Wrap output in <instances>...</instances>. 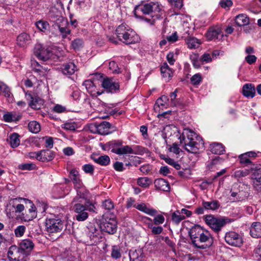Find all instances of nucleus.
Masks as SVG:
<instances>
[{
    "instance_id": "obj_1",
    "label": "nucleus",
    "mask_w": 261,
    "mask_h": 261,
    "mask_svg": "<svg viewBox=\"0 0 261 261\" xmlns=\"http://www.w3.org/2000/svg\"><path fill=\"white\" fill-rule=\"evenodd\" d=\"M73 202H75L73 206V210L76 213L75 218L79 221H83L88 217L87 211L95 212V207L90 201H87L84 197V195H80L79 197L74 198Z\"/></svg>"
},
{
    "instance_id": "obj_2",
    "label": "nucleus",
    "mask_w": 261,
    "mask_h": 261,
    "mask_svg": "<svg viewBox=\"0 0 261 261\" xmlns=\"http://www.w3.org/2000/svg\"><path fill=\"white\" fill-rule=\"evenodd\" d=\"M65 222L57 216L46 220V229L50 234L60 233L63 229H65Z\"/></svg>"
},
{
    "instance_id": "obj_3",
    "label": "nucleus",
    "mask_w": 261,
    "mask_h": 261,
    "mask_svg": "<svg viewBox=\"0 0 261 261\" xmlns=\"http://www.w3.org/2000/svg\"><path fill=\"white\" fill-rule=\"evenodd\" d=\"M204 219L206 224L215 232H219L227 223L230 222L228 218L215 217L211 215H205Z\"/></svg>"
},
{
    "instance_id": "obj_4",
    "label": "nucleus",
    "mask_w": 261,
    "mask_h": 261,
    "mask_svg": "<svg viewBox=\"0 0 261 261\" xmlns=\"http://www.w3.org/2000/svg\"><path fill=\"white\" fill-rule=\"evenodd\" d=\"M89 128L91 132L101 135H108L117 130L115 126L106 121L92 123L89 125Z\"/></svg>"
},
{
    "instance_id": "obj_5",
    "label": "nucleus",
    "mask_w": 261,
    "mask_h": 261,
    "mask_svg": "<svg viewBox=\"0 0 261 261\" xmlns=\"http://www.w3.org/2000/svg\"><path fill=\"white\" fill-rule=\"evenodd\" d=\"M213 244V238L208 231H203L199 238L194 240L193 241V245L200 249L208 248Z\"/></svg>"
},
{
    "instance_id": "obj_6",
    "label": "nucleus",
    "mask_w": 261,
    "mask_h": 261,
    "mask_svg": "<svg viewBox=\"0 0 261 261\" xmlns=\"http://www.w3.org/2000/svg\"><path fill=\"white\" fill-rule=\"evenodd\" d=\"M191 135H188L187 138L182 137V139H180V143H182L184 141L185 149L189 152L192 153H197L199 152L200 144L194 141L193 138L192 134L195 135L194 132L191 131Z\"/></svg>"
},
{
    "instance_id": "obj_7",
    "label": "nucleus",
    "mask_w": 261,
    "mask_h": 261,
    "mask_svg": "<svg viewBox=\"0 0 261 261\" xmlns=\"http://www.w3.org/2000/svg\"><path fill=\"white\" fill-rule=\"evenodd\" d=\"M161 8L159 5L154 3H148L143 5H139L135 7V15H137V12L138 11H141L143 14H150L152 12H160Z\"/></svg>"
},
{
    "instance_id": "obj_8",
    "label": "nucleus",
    "mask_w": 261,
    "mask_h": 261,
    "mask_svg": "<svg viewBox=\"0 0 261 261\" xmlns=\"http://www.w3.org/2000/svg\"><path fill=\"white\" fill-rule=\"evenodd\" d=\"M99 226L101 231L113 234L117 230V221L114 219H102Z\"/></svg>"
},
{
    "instance_id": "obj_9",
    "label": "nucleus",
    "mask_w": 261,
    "mask_h": 261,
    "mask_svg": "<svg viewBox=\"0 0 261 261\" xmlns=\"http://www.w3.org/2000/svg\"><path fill=\"white\" fill-rule=\"evenodd\" d=\"M34 54L38 59L43 61H46L50 58L51 52L41 44L37 43L34 47Z\"/></svg>"
},
{
    "instance_id": "obj_10",
    "label": "nucleus",
    "mask_w": 261,
    "mask_h": 261,
    "mask_svg": "<svg viewBox=\"0 0 261 261\" xmlns=\"http://www.w3.org/2000/svg\"><path fill=\"white\" fill-rule=\"evenodd\" d=\"M226 242L231 246L240 247L243 244L242 237L234 231L227 232L225 236Z\"/></svg>"
},
{
    "instance_id": "obj_11",
    "label": "nucleus",
    "mask_w": 261,
    "mask_h": 261,
    "mask_svg": "<svg viewBox=\"0 0 261 261\" xmlns=\"http://www.w3.org/2000/svg\"><path fill=\"white\" fill-rule=\"evenodd\" d=\"M101 85L103 88L111 93L116 92L119 90V84L117 82H114L111 79H104Z\"/></svg>"
},
{
    "instance_id": "obj_12",
    "label": "nucleus",
    "mask_w": 261,
    "mask_h": 261,
    "mask_svg": "<svg viewBox=\"0 0 261 261\" xmlns=\"http://www.w3.org/2000/svg\"><path fill=\"white\" fill-rule=\"evenodd\" d=\"M23 254L19 247L15 245L11 246L8 252V256L10 260H12L19 261L22 258L21 255Z\"/></svg>"
},
{
    "instance_id": "obj_13",
    "label": "nucleus",
    "mask_w": 261,
    "mask_h": 261,
    "mask_svg": "<svg viewBox=\"0 0 261 261\" xmlns=\"http://www.w3.org/2000/svg\"><path fill=\"white\" fill-rule=\"evenodd\" d=\"M26 96L30 100L29 106L33 109H39L43 105V100L35 94L27 93Z\"/></svg>"
},
{
    "instance_id": "obj_14",
    "label": "nucleus",
    "mask_w": 261,
    "mask_h": 261,
    "mask_svg": "<svg viewBox=\"0 0 261 261\" xmlns=\"http://www.w3.org/2000/svg\"><path fill=\"white\" fill-rule=\"evenodd\" d=\"M136 37H137V36L135 32L129 30L122 35H119L118 39L126 44H130L135 42Z\"/></svg>"
},
{
    "instance_id": "obj_15",
    "label": "nucleus",
    "mask_w": 261,
    "mask_h": 261,
    "mask_svg": "<svg viewBox=\"0 0 261 261\" xmlns=\"http://www.w3.org/2000/svg\"><path fill=\"white\" fill-rule=\"evenodd\" d=\"M130 261H144L145 255L142 248L132 249L129 251Z\"/></svg>"
},
{
    "instance_id": "obj_16",
    "label": "nucleus",
    "mask_w": 261,
    "mask_h": 261,
    "mask_svg": "<svg viewBox=\"0 0 261 261\" xmlns=\"http://www.w3.org/2000/svg\"><path fill=\"white\" fill-rule=\"evenodd\" d=\"M62 73L66 75L73 74L76 70L75 65L72 62L64 64L61 66Z\"/></svg>"
},
{
    "instance_id": "obj_17",
    "label": "nucleus",
    "mask_w": 261,
    "mask_h": 261,
    "mask_svg": "<svg viewBox=\"0 0 261 261\" xmlns=\"http://www.w3.org/2000/svg\"><path fill=\"white\" fill-rule=\"evenodd\" d=\"M223 36L221 29L219 27L211 28L206 34V37L208 40H215L218 39V36Z\"/></svg>"
},
{
    "instance_id": "obj_18",
    "label": "nucleus",
    "mask_w": 261,
    "mask_h": 261,
    "mask_svg": "<svg viewBox=\"0 0 261 261\" xmlns=\"http://www.w3.org/2000/svg\"><path fill=\"white\" fill-rule=\"evenodd\" d=\"M34 247L33 242L29 239L23 240L19 244V248L23 254L29 253Z\"/></svg>"
},
{
    "instance_id": "obj_19",
    "label": "nucleus",
    "mask_w": 261,
    "mask_h": 261,
    "mask_svg": "<svg viewBox=\"0 0 261 261\" xmlns=\"http://www.w3.org/2000/svg\"><path fill=\"white\" fill-rule=\"evenodd\" d=\"M203 231L204 230L198 225H194L190 229L189 234L191 239L192 244H193L194 240L199 238Z\"/></svg>"
},
{
    "instance_id": "obj_20",
    "label": "nucleus",
    "mask_w": 261,
    "mask_h": 261,
    "mask_svg": "<svg viewBox=\"0 0 261 261\" xmlns=\"http://www.w3.org/2000/svg\"><path fill=\"white\" fill-rule=\"evenodd\" d=\"M250 233L253 238H261V223L259 222H253L250 227Z\"/></svg>"
},
{
    "instance_id": "obj_21",
    "label": "nucleus",
    "mask_w": 261,
    "mask_h": 261,
    "mask_svg": "<svg viewBox=\"0 0 261 261\" xmlns=\"http://www.w3.org/2000/svg\"><path fill=\"white\" fill-rule=\"evenodd\" d=\"M31 42V37L26 33L19 34L17 38V44L21 47H25Z\"/></svg>"
},
{
    "instance_id": "obj_22",
    "label": "nucleus",
    "mask_w": 261,
    "mask_h": 261,
    "mask_svg": "<svg viewBox=\"0 0 261 261\" xmlns=\"http://www.w3.org/2000/svg\"><path fill=\"white\" fill-rule=\"evenodd\" d=\"M155 187L156 189L163 191H169L170 186L169 183L163 178H158L154 180Z\"/></svg>"
},
{
    "instance_id": "obj_23",
    "label": "nucleus",
    "mask_w": 261,
    "mask_h": 261,
    "mask_svg": "<svg viewBox=\"0 0 261 261\" xmlns=\"http://www.w3.org/2000/svg\"><path fill=\"white\" fill-rule=\"evenodd\" d=\"M40 158L39 161L48 162L51 161L54 158V153L53 151L46 149L39 151Z\"/></svg>"
},
{
    "instance_id": "obj_24",
    "label": "nucleus",
    "mask_w": 261,
    "mask_h": 261,
    "mask_svg": "<svg viewBox=\"0 0 261 261\" xmlns=\"http://www.w3.org/2000/svg\"><path fill=\"white\" fill-rule=\"evenodd\" d=\"M255 93V89L253 85L246 84L243 87V94L246 97H253Z\"/></svg>"
},
{
    "instance_id": "obj_25",
    "label": "nucleus",
    "mask_w": 261,
    "mask_h": 261,
    "mask_svg": "<svg viewBox=\"0 0 261 261\" xmlns=\"http://www.w3.org/2000/svg\"><path fill=\"white\" fill-rule=\"evenodd\" d=\"M235 22L239 27L247 25L250 23L249 18L245 14H239L236 16Z\"/></svg>"
},
{
    "instance_id": "obj_26",
    "label": "nucleus",
    "mask_w": 261,
    "mask_h": 261,
    "mask_svg": "<svg viewBox=\"0 0 261 261\" xmlns=\"http://www.w3.org/2000/svg\"><path fill=\"white\" fill-rule=\"evenodd\" d=\"M210 148L211 151L214 154H223L225 151L224 146L219 143H213L211 144Z\"/></svg>"
},
{
    "instance_id": "obj_27",
    "label": "nucleus",
    "mask_w": 261,
    "mask_h": 261,
    "mask_svg": "<svg viewBox=\"0 0 261 261\" xmlns=\"http://www.w3.org/2000/svg\"><path fill=\"white\" fill-rule=\"evenodd\" d=\"M250 172L252 173V178L255 179L258 182L261 179V170L260 165H253L250 167Z\"/></svg>"
},
{
    "instance_id": "obj_28",
    "label": "nucleus",
    "mask_w": 261,
    "mask_h": 261,
    "mask_svg": "<svg viewBox=\"0 0 261 261\" xmlns=\"http://www.w3.org/2000/svg\"><path fill=\"white\" fill-rule=\"evenodd\" d=\"M177 128L173 125H166L163 130V137L166 142V138L176 133Z\"/></svg>"
},
{
    "instance_id": "obj_29",
    "label": "nucleus",
    "mask_w": 261,
    "mask_h": 261,
    "mask_svg": "<svg viewBox=\"0 0 261 261\" xmlns=\"http://www.w3.org/2000/svg\"><path fill=\"white\" fill-rule=\"evenodd\" d=\"M202 205L205 210L212 211L217 210L220 207L219 202L217 200H212L211 201H205L203 200Z\"/></svg>"
},
{
    "instance_id": "obj_30",
    "label": "nucleus",
    "mask_w": 261,
    "mask_h": 261,
    "mask_svg": "<svg viewBox=\"0 0 261 261\" xmlns=\"http://www.w3.org/2000/svg\"><path fill=\"white\" fill-rule=\"evenodd\" d=\"M161 72L163 77L166 80H169L173 75V73L171 68L166 63H163L161 68Z\"/></svg>"
},
{
    "instance_id": "obj_31",
    "label": "nucleus",
    "mask_w": 261,
    "mask_h": 261,
    "mask_svg": "<svg viewBox=\"0 0 261 261\" xmlns=\"http://www.w3.org/2000/svg\"><path fill=\"white\" fill-rule=\"evenodd\" d=\"M136 208L150 216H155L157 214V211L153 208H150L146 206L144 203L139 204L136 206Z\"/></svg>"
},
{
    "instance_id": "obj_32",
    "label": "nucleus",
    "mask_w": 261,
    "mask_h": 261,
    "mask_svg": "<svg viewBox=\"0 0 261 261\" xmlns=\"http://www.w3.org/2000/svg\"><path fill=\"white\" fill-rule=\"evenodd\" d=\"M114 151L115 153L119 155H122L126 153L132 154L134 153V150L129 146H122V145L120 148H118L117 150H115Z\"/></svg>"
},
{
    "instance_id": "obj_33",
    "label": "nucleus",
    "mask_w": 261,
    "mask_h": 261,
    "mask_svg": "<svg viewBox=\"0 0 261 261\" xmlns=\"http://www.w3.org/2000/svg\"><path fill=\"white\" fill-rule=\"evenodd\" d=\"M19 135L16 133L10 136V144L12 148H16L20 144Z\"/></svg>"
},
{
    "instance_id": "obj_34",
    "label": "nucleus",
    "mask_w": 261,
    "mask_h": 261,
    "mask_svg": "<svg viewBox=\"0 0 261 261\" xmlns=\"http://www.w3.org/2000/svg\"><path fill=\"white\" fill-rule=\"evenodd\" d=\"M94 161L100 165L107 166L110 163V159L109 156L104 155L98 157L97 159H94Z\"/></svg>"
},
{
    "instance_id": "obj_35",
    "label": "nucleus",
    "mask_w": 261,
    "mask_h": 261,
    "mask_svg": "<svg viewBox=\"0 0 261 261\" xmlns=\"http://www.w3.org/2000/svg\"><path fill=\"white\" fill-rule=\"evenodd\" d=\"M28 128L29 130L33 133L36 134L40 130V124L36 121H31L28 124Z\"/></svg>"
},
{
    "instance_id": "obj_36",
    "label": "nucleus",
    "mask_w": 261,
    "mask_h": 261,
    "mask_svg": "<svg viewBox=\"0 0 261 261\" xmlns=\"http://www.w3.org/2000/svg\"><path fill=\"white\" fill-rule=\"evenodd\" d=\"M240 159V163L241 164L245 165V166L250 165L251 167H253V164L250 159L247 156L245 153H243L239 156Z\"/></svg>"
},
{
    "instance_id": "obj_37",
    "label": "nucleus",
    "mask_w": 261,
    "mask_h": 261,
    "mask_svg": "<svg viewBox=\"0 0 261 261\" xmlns=\"http://www.w3.org/2000/svg\"><path fill=\"white\" fill-rule=\"evenodd\" d=\"M20 198L19 199H14L10 201L9 202V204L12 205L13 207L15 208V213H20L22 212L24 210V206L23 204H16V202L18 201L19 200Z\"/></svg>"
},
{
    "instance_id": "obj_38",
    "label": "nucleus",
    "mask_w": 261,
    "mask_h": 261,
    "mask_svg": "<svg viewBox=\"0 0 261 261\" xmlns=\"http://www.w3.org/2000/svg\"><path fill=\"white\" fill-rule=\"evenodd\" d=\"M122 144V141L120 140H113L110 141L107 143L108 145H109L110 148L112 149L111 151L114 153L115 150H117L118 148H120V146Z\"/></svg>"
},
{
    "instance_id": "obj_39",
    "label": "nucleus",
    "mask_w": 261,
    "mask_h": 261,
    "mask_svg": "<svg viewBox=\"0 0 261 261\" xmlns=\"http://www.w3.org/2000/svg\"><path fill=\"white\" fill-rule=\"evenodd\" d=\"M36 27L41 32H45L49 28L48 23L44 20H39L36 23Z\"/></svg>"
},
{
    "instance_id": "obj_40",
    "label": "nucleus",
    "mask_w": 261,
    "mask_h": 261,
    "mask_svg": "<svg viewBox=\"0 0 261 261\" xmlns=\"http://www.w3.org/2000/svg\"><path fill=\"white\" fill-rule=\"evenodd\" d=\"M187 43L190 48H196L198 46L199 42L198 40L194 37H190L187 39Z\"/></svg>"
},
{
    "instance_id": "obj_41",
    "label": "nucleus",
    "mask_w": 261,
    "mask_h": 261,
    "mask_svg": "<svg viewBox=\"0 0 261 261\" xmlns=\"http://www.w3.org/2000/svg\"><path fill=\"white\" fill-rule=\"evenodd\" d=\"M83 40L81 38H76L71 42V46L74 50H79L83 46Z\"/></svg>"
},
{
    "instance_id": "obj_42",
    "label": "nucleus",
    "mask_w": 261,
    "mask_h": 261,
    "mask_svg": "<svg viewBox=\"0 0 261 261\" xmlns=\"http://www.w3.org/2000/svg\"><path fill=\"white\" fill-rule=\"evenodd\" d=\"M3 93L5 97H9L10 96L9 88L4 83L0 82V94Z\"/></svg>"
},
{
    "instance_id": "obj_43",
    "label": "nucleus",
    "mask_w": 261,
    "mask_h": 261,
    "mask_svg": "<svg viewBox=\"0 0 261 261\" xmlns=\"http://www.w3.org/2000/svg\"><path fill=\"white\" fill-rule=\"evenodd\" d=\"M21 117L20 116H17L16 118L14 116L12 115L11 113H8L5 114L3 116L4 120L6 122H12L13 121H18L20 119Z\"/></svg>"
},
{
    "instance_id": "obj_44",
    "label": "nucleus",
    "mask_w": 261,
    "mask_h": 261,
    "mask_svg": "<svg viewBox=\"0 0 261 261\" xmlns=\"http://www.w3.org/2000/svg\"><path fill=\"white\" fill-rule=\"evenodd\" d=\"M150 182V179L148 177H140L137 180L138 185L143 188L147 187L149 185Z\"/></svg>"
},
{
    "instance_id": "obj_45",
    "label": "nucleus",
    "mask_w": 261,
    "mask_h": 261,
    "mask_svg": "<svg viewBox=\"0 0 261 261\" xmlns=\"http://www.w3.org/2000/svg\"><path fill=\"white\" fill-rule=\"evenodd\" d=\"M148 227L151 229L152 233L153 234H159L161 233L163 230V228L162 226H153L152 223H149Z\"/></svg>"
},
{
    "instance_id": "obj_46",
    "label": "nucleus",
    "mask_w": 261,
    "mask_h": 261,
    "mask_svg": "<svg viewBox=\"0 0 261 261\" xmlns=\"http://www.w3.org/2000/svg\"><path fill=\"white\" fill-rule=\"evenodd\" d=\"M111 256L115 259H118L121 257V254L118 246H113L112 247Z\"/></svg>"
},
{
    "instance_id": "obj_47",
    "label": "nucleus",
    "mask_w": 261,
    "mask_h": 261,
    "mask_svg": "<svg viewBox=\"0 0 261 261\" xmlns=\"http://www.w3.org/2000/svg\"><path fill=\"white\" fill-rule=\"evenodd\" d=\"M129 30L126 29L125 26L123 24L119 25L116 29L115 32L118 39H119V36H121L122 34H125Z\"/></svg>"
},
{
    "instance_id": "obj_48",
    "label": "nucleus",
    "mask_w": 261,
    "mask_h": 261,
    "mask_svg": "<svg viewBox=\"0 0 261 261\" xmlns=\"http://www.w3.org/2000/svg\"><path fill=\"white\" fill-rule=\"evenodd\" d=\"M70 174L71 176V179L74 184H79L80 179L79 177V172L75 169H72Z\"/></svg>"
},
{
    "instance_id": "obj_49",
    "label": "nucleus",
    "mask_w": 261,
    "mask_h": 261,
    "mask_svg": "<svg viewBox=\"0 0 261 261\" xmlns=\"http://www.w3.org/2000/svg\"><path fill=\"white\" fill-rule=\"evenodd\" d=\"M25 231V227L24 225H20L15 229L14 232L16 237H22Z\"/></svg>"
},
{
    "instance_id": "obj_50",
    "label": "nucleus",
    "mask_w": 261,
    "mask_h": 261,
    "mask_svg": "<svg viewBox=\"0 0 261 261\" xmlns=\"http://www.w3.org/2000/svg\"><path fill=\"white\" fill-rule=\"evenodd\" d=\"M250 172V169H245L244 170H239L238 171H236L234 172V176L237 177H244L247 176L249 174Z\"/></svg>"
},
{
    "instance_id": "obj_51",
    "label": "nucleus",
    "mask_w": 261,
    "mask_h": 261,
    "mask_svg": "<svg viewBox=\"0 0 261 261\" xmlns=\"http://www.w3.org/2000/svg\"><path fill=\"white\" fill-rule=\"evenodd\" d=\"M57 27H58L59 31L62 35L63 38H65L67 35L70 34L71 31L68 28L66 27H62L59 24L57 25Z\"/></svg>"
},
{
    "instance_id": "obj_52",
    "label": "nucleus",
    "mask_w": 261,
    "mask_h": 261,
    "mask_svg": "<svg viewBox=\"0 0 261 261\" xmlns=\"http://www.w3.org/2000/svg\"><path fill=\"white\" fill-rule=\"evenodd\" d=\"M36 165L33 163H25L21 164L19 166V168L23 170H31L34 169Z\"/></svg>"
},
{
    "instance_id": "obj_53",
    "label": "nucleus",
    "mask_w": 261,
    "mask_h": 261,
    "mask_svg": "<svg viewBox=\"0 0 261 261\" xmlns=\"http://www.w3.org/2000/svg\"><path fill=\"white\" fill-rule=\"evenodd\" d=\"M186 217L181 215H177L176 213H173L172 215V220L176 224H178L182 220H184Z\"/></svg>"
},
{
    "instance_id": "obj_54",
    "label": "nucleus",
    "mask_w": 261,
    "mask_h": 261,
    "mask_svg": "<svg viewBox=\"0 0 261 261\" xmlns=\"http://www.w3.org/2000/svg\"><path fill=\"white\" fill-rule=\"evenodd\" d=\"M83 169L86 173L93 175L94 173V168L91 164H85L83 166Z\"/></svg>"
},
{
    "instance_id": "obj_55",
    "label": "nucleus",
    "mask_w": 261,
    "mask_h": 261,
    "mask_svg": "<svg viewBox=\"0 0 261 261\" xmlns=\"http://www.w3.org/2000/svg\"><path fill=\"white\" fill-rule=\"evenodd\" d=\"M201 81V76L199 73L195 74L191 78V82L194 85H197L199 84Z\"/></svg>"
},
{
    "instance_id": "obj_56",
    "label": "nucleus",
    "mask_w": 261,
    "mask_h": 261,
    "mask_svg": "<svg viewBox=\"0 0 261 261\" xmlns=\"http://www.w3.org/2000/svg\"><path fill=\"white\" fill-rule=\"evenodd\" d=\"M165 221L164 217L162 215H156L153 219V223L155 225L163 224Z\"/></svg>"
},
{
    "instance_id": "obj_57",
    "label": "nucleus",
    "mask_w": 261,
    "mask_h": 261,
    "mask_svg": "<svg viewBox=\"0 0 261 261\" xmlns=\"http://www.w3.org/2000/svg\"><path fill=\"white\" fill-rule=\"evenodd\" d=\"M102 206L106 210H110L114 208V204L111 200H106L102 203Z\"/></svg>"
},
{
    "instance_id": "obj_58",
    "label": "nucleus",
    "mask_w": 261,
    "mask_h": 261,
    "mask_svg": "<svg viewBox=\"0 0 261 261\" xmlns=\"http://www.w3.org/2000/svg\"><path fill=\"white\" fill-rule=\"evenodd\" d=\"M31 66L36 72H39L41 71L42 67L35 60H31Z\"/></svg>"
},
{
    "instance_id": "obj_59",
    "label": "nucleus",
    "mask_w": 261,
    "mask_h": 261,
    "mask_svg": "<svg viewBox=\"0 0 261 261\" xmlns=\"http://www.w3.org/2000/svg\"><path fill=\"white\" fill-rule=\"evenodd\" d=\"M113 167L117 171H122L124 169L123 163L119 162H116L114 164Z\"/></svg>"
},
{
    "instance_id": "obj_60",
    "label": "nucleus",
    "mask_w": 261,
    "mask_h": 261,
    "mask_svg": "<svg viewBox=\"0 0 261 261\" xmlns=\"http://www.w3.org/2000/svg\"><path fill=\"white\" fill-rule=\"evenodd\" d=\"M220 5L223 8L229 7L232 5V2L231 0H222L220 2Z\"/></svg>"
},
{
    "instance_id": "obj_61",
    "label": "nucleus",
    "mask_w": 261,
    "mask_h": 261,
    "mask_svg": "<svg viewBox=\"0 0 261 261\" xmlns=\"http://www.w3.org/2000/svg\"><path fill=\"white\" fill-rule=\"evenodd\" d=\"M170 151L173 152L176 154H178L180 152V149L176 143H173L172 146L169 148Z\"/></svg>"
},
{
    "instance_id": "obj_62",
    "label": "nucleus",
    "mask_w": 261,
    "mask_h": 261,
    "mask_svg": "<svg viewBox=\"0 0 261 261\" xmlns=\"http://www.w3.org/2000/svg\"><path fill=\"white\" fill-rule=\"evenodd\" d=\"M109 66L111 69H114V73H118L120 72V69L118 68V66L114 61L110 62Z\"/></svg>"
},
{
    "instance_id": "obj_63",
    "label": "nucleus",
    "mask_w": 261,
    "mask_h": 261,
    "mask_svg": "<svg viewBox=\"0 0 261 261\" xmlns=\"http://www.w3.org/2000/svg\"><path fill=\"white\" fill-rule=\"evenodd\" d=\"M245 60L249 64H252L256 60V57L254 55H248L245 58Z\"/></svg>"
},
{
    "instance_id": "obj_64",
    "label": "nucleus",
    "mask_w": 261,
    "mask_h": 261,
    "mask_svg": "<svg viewBox=\"0 0 261 261\" xmlns=\"http://www.w3.org/2000/svg\"><path fill=\"white\" fill-rule=\"evenodd\" d=\"M166 39L170 42H174L176 41L178 39L177 33L175 32L173 34H172V35L167 36Z\"/></svg>"
}]
</instances>
